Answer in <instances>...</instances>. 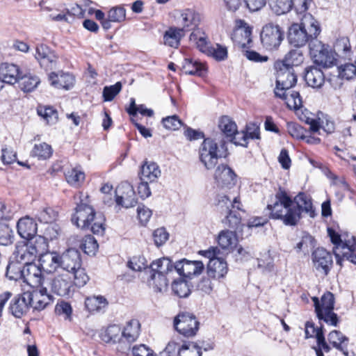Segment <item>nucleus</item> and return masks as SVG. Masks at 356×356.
I'll use <instances>...</instances> for the list:
<instances>
[{"label":"nucleus","mask_w":356,"mask_h":356,"mask_svg":"<svg viewBox=\"0 0 356 356\" xmlns=\"http://www.w3.org/2000/svg\"><path fill=\"white\" fill-rule=\"evenodd\" d=\"M17 154L11 147L3 145L1 147V159L4 164H10L15 161Z\"/></svg>","instance_id":"774afa93"},{"label":"nucleus","mask_w":356,"mask_h":356,"mask_svg":"<svg viewBox=\"0 0 356 356\" xmlns=\"http://www.w3.org/2000/svg\"><path fill=\"white\" fill-rule=\"evenodd\" d=\"M37 113L50 125L56 124L58 120V112L52 106L39 105Z\"/></svg>","instance_id":"de8ad7c7"},{"label":"nucleus","mask_w":356,"mask_h":356,"mask_svg":"<svg viewBox=\"0 0 356 356\" xmlns=\"http://www.w3.org/2000/svg\"><path fill=\"white\" fill-rule=\"evenodd\" d=\"M35 58L45 70H51L56 67L58 56L46 44H40L36 46Z\"/></svg>","instance_id":"2eb2a0df"},{"label":"nucleus","mask_w":356,"mask_h":356,"mask_svg":"<svg viewBox=\"0 0 356 356\" xmlns=\"http://www.w3.org/2000/svg\"><path fill=\"white\" fill-rule=\"evenodd\" d=\"M304 56L300 50L295 49L290 51L283 60H277L278 63H283L285 66L293 67L298 66L303 63Z\"/></svg>","instance_id":"3c124183"},{"label":"nucleus","mask_w":356,"mask_h":356,"mask_svg":"<svg viewBox=\"0 0 356 356\" xmlns=\"http://www.w3.org/2000/svg\"><path fill=\"white\" fill-rule=\"evenodd\" d=\"M70 273L74 275V284L79 287L83 286L89 280L88 275L86 274L85 269L81 266L76 268Z\"/></svg>","instance_id":"0e129e2a"},{"label":"nucleus","mask_w":356,"mask_h":356,"mask_svg":"<svg viewBox=\"0 0 356 356\" xmlns=\"http://www.w3.org/2000/svg\"><path fill=\"white\" fill-rule=\"evenodd\" d=\"M275 96L283 99L287 107L290 109L298 110L302 105V101L299 92L293 90L291 88L282 90L280 92V95Z\"/></svg>","instance_id":"72a5a7b5"},{"label":"nucleus","mask_w":356,"mask_h":356,"mask_svg":"<svg viewBox=\"0 0 356 356\" xmlns=\"http://www.w3.org/2000/svg\"><path fill=\"white\" fill-rule=\"evenodd\" d=\"M201 18L199 13L193 9H184L181 11L180 16L178 18L179 24L182 26L184 32L191 30H195L199 25Z\"/></svg>","instance_id":"4be33fe9"},{"label":"nucleus","mask_w":356,"mask_h":356,"mask_svg":"<svg viewBox=\"0 0 356 356\" xmlns=\"http://www.w3.org/2000/svg\"><path fill=\"white\" fill-rule=\"evenodd\" d=\"M162 123L165 129L173 131L179 129L182 126L181 120L176 115L163 118Z\"/></svg>","instance_id":"338daca9"},{"label":"nucleus","mask_w":356,"mask_h":356,"mask_svg":"<svg viewBox=\"0 0 356 356\" xmlns=\"http://www.w3.org/2000/svg\"><path fill=\"white\" fill-rule=\"evenodd\" d=\"M270 218L281 220L287 226H296L302 218V213L311 218L315 216L312 201L309 195L299 193L292 199L285 191L280 189L275 196L273 204H268Z\"/></svg>","instance_id":"f257e3e1"},{"label":"nucleus","mask_w":356,"mask_h":356,"mask_svg":"<svg viewBox=\"0 0 356 356\" xmlns=\"http://www.w3.org/2000/svg\"><path fill=\"white\" fill-rule=\"evenodd\" d=\"M151 280H152V284L156 291L162 292L167 289L168 280L165 275L161 274L153 273L151 275Z\"/></svg>","instance_id":"680f3d73"},{"label":"nucleus","mask_w":356,"mask_h":356,"mask_svg":"<svg viewBox=\"0 0 356 356\" xmlns=\"http://www.w3.org/2000/svg\"><path fill=\"white\" fill-rule=\"evenodd\" d=\"M58 212L51 207H44L36 214V218L41 222L51 223L56 220Z\"/></svg>","instance_id":"4d7b16f0"},{"label":"nucleus","mask_w":356,"mask_h":356,"mask_svg":"<svg viewBox=\"0 0 356 356\" xmlns=\"http://www.w3.org/2000/svg\"><path fill=\"white\" fill-rule=\"evenodd\" d=\"M108 17L113 22H122L126 18V10L123 7H113L108 13Z\"/></svg>","instance_id":"69168bd1"},{"label":"nucleus","mask_w":356,"mask_h":356,"mask_svg":"<svg viewBox=\"0 0 356 356\" xmlns=\"http://www.w3.org/2000/svg\"><path fill=\"white\" fill-rule=\"evenodd\" d=\"M305 80L309 86L318 88L324 83L325 75L319 68L310 66L305 69Z\"/></svg>","instance_id":"c85d7f7f"},{"label":"nucleus","mask_w":356,"mask_h":356,"mask_svg":"<svg viewBox=\"0 0 356 356\" xmlns=\"http://www.w3.org/2000/svg\"><path fill=\"white\" fill-rule=\"evenodd\" d=\"M218 127L222 132L227 138H230L231 141L234 143L233 138L239 134L236 123L229 118L223 116L219 121Z\"/></svg>","instance_id":"c03bdc74"},{"label":"nucleus","mask_w":356,"mask_h":356,"mask_svg":"<svg viewBox=\"0 0 356 356\" xmlns=\"http://www.w3.org/2000/svg\"><path fill=\"white\" fill-rule=\"evenodd\" d=\"M259 138V127L256 123L250 122L246 125L245 131L239 132L234 138V143L236 145L246 147L248 139Z\"/></svg>","instance_id":"393cba45"},{"label":"nucleus","mask_w":356,"mask_h":356,"mask_svg":"<svg viewBox=\"0 0 356 356\" xmlns=\"http://www.w3.org/2000/svg\"><path fill=\"white\" fill-rule=\"evenodd\" d=\"M199 253L209 259L207 265V273L209 277L220 279L227 275V264L223 259L219 257L220 250L218 247H211L208 250L200 251Z\"/></svg>","instance_id":"1a4fd4ad"},{"label":"nucleus","mask_w":356,"mask_h":356,"mask_svg":"<svg viewBox=\"0 0 356 356\" xmlns=\"http://www.w3.org/2000/svg\"><path fill=\"white\" fill-rule=\"evenodd\" d=\"M275 69L277 71V75L274 92L275 95H280L282 90H289L296 85L297 76L293 67H286L283 63L276 61Z\"/></svg>","instance_id":"9b49d317"},{"label":"nucleus","mask_w":356,"mask_h":356,"mask_svg":"<svg viewBox=\"0 0 356 356\" xmlns=\"http://www.w3.org/2000/svg\"><path fill=\"white\" fill-rule=\"evenodd\" d=\"M338 76L347 80L353 78L356 75V65L346 63L337 67Z\"/></svg>","instance_id":"bf43d9fd"},{"label":"nucleus","mask_w":356,"mask_h":356,"mask_svg":"<svg viewBox=\"0 0 356 356\" xmlns=\"http://www.w3.org/2000/svg\"><path fill=\"white\" fill-rule=\"evenodd\" d=\"M140 323L136 319L129 321L122 332V337L128 342L135 341L139 336Z\"/></svg>","instance_id":"79ce46f5"},{"label":"nucleus","mask_w":356,"mask_h":356,"mask_svg":"<svg viewBox=\"0 0 356 356\" xmlns=\"http://www.w3.org/2000/svg\"><path fill=\"white\" fill-rule=\"evenodd\" d=\"M161 175V171L158 164L151 161H145L138 173L140 180L150 183L156 182Z\"/></svg>","instance_id":"5701e85b"},{"label":"nucleus","mask_w":356,"mask_h":356,"mask_svg":"<svg viewBox=\"0 0 356 356\" xmlns=\"http://www.w3.org/2000/svg\"><path fill=\"white\" fill-rule=\"evenodd\" d=\"M343 251L341 252V262L345 260L356 264V255L353 253L356 250V243L355 236H352L351 239H345Z\"/></svg>","instance_id":"49530a36"},{"label":"nucleus","mask_w":356,"mask_h":356,"mask_svg":"<svg viewBox=\"0 0 356 356\" xmlns=\"http://www.w3.org/2000/svg\"><path fill=\"white\" fill-rule=\"evenodd\" d=\"M307 123L310 125L309 134H305V137L302 140H305L309 144H318L321 142L319 138L309 135V134H315L319 132L321 127L316 120L312 119L310 121L307 120Z\"/></svg>","instance_id":"6e6d98bb"},{"label":"nucleus","mask_w":356,"mask_h":356,"mask_svg":"<svg viewBox=\"0 0 356 356\" xmlns=\"http://www.w3.org/2000/svg\"><path fill=\"white\" fill-rule=\"evenodd\" d=\"M335 56L346 60L350 59L353 54L350 40L346 37H342L337 40L334 45Z\"/></svg>","instance_id":"c9c22d12"},{"label":"nucleus","mask_w":356,"mask_h":356,"mask_svg":"<svg viewBox=\"0 0 356 356\" xmlns=\"http://www.w3.org/2000/svg\"><path fill=\"white\" fill-rule=\"evenodd\" d=\"M315 312L319 320H323L327 324L337 326L338 323L337 314L334 312V297L331 292L325 293L319 301L316 297L312 298Z\"/></svg>","instance_id":"0eeeda50"},{"label":"nucleus","mask_w":356,"mask_h":356,"mask_svg":"<svg viewBox=\"0 0 356 356\" xmlns=\"http://www.w3.org/2000/svg\"><path fill=\"white\" fill-rule=\"evenodd\" d=\"M284 39L281 27L273 23L264 25L260 33V40L264 48L272 51L277 49Z\"/></svg>","instance_id":"9d476101"},{"label":"nucleus","mask_w":356,"mask_h":356,"mask_svg":"<svg viewBox=\"0 0 356 356\" xmlns=\"http://www.w3.org/2000/svg\"><path fill=\"white\" fill-rule=\"evenodd\" d=\"M242 204L238 197L232 199L227 195H221L218 200V208L224 216L222 222L233 229H238L241 225Z\"/></svg>","instance_id":"39448f33"},{"label":"nucleus","mask_w":356,"mask_h":356,"mask_svg":"<svg viewBox=\"0 0 356 356\" xmlns=\"http://www.w3.org/2000/svg\"><path fill=\"white\" fill-rule=\"evenodd\" d=\"M312 256L315 269L322 275H327L333 264L331 254L324 248H318Z\"/></svg>","instance_id":"a211bd4d"},{"label":"nucleus","mask_w":356,"mask_h":356,"mask_svg":"<svg viewBox=\"0 0 356 356\" xmlns=\"http://www.w3.org/2000/svg\"><path fill=\"white\" fill-rule=\"evenodd\" d=\"M80 202L75 208V212L72 216V222L77 227L82 229L90 230L94 234L102 236L105 231V218L101 213H97L87 199L88 195L83 197V194L79 193Z\"/></svg>","instance_id":"f03ea898"},{"label":"nucleus","mask_w":356,"mask_h":356,"mask_svg":"<svg viewBox=\"0 0 356 356\" xmlns=\"http://www.w3.org/2000/svg\"><path fill=\"white\" fill-rule=\"evenodd\" d=\"M108 304L107 300L102 296L88 297L85 300V306L90 312H103Z\"/></svg>","instance_id":"a19ab883"},{"label":"nucleus","mask_w":356,"mask_h":356,"mask_svg":"<svg viewBox=\"0 0 356 356\" xmlns=\"http://www.w3.org/2000/svg\"><path fill=\"white\" fill-rule=\"evenodd\" d=\"M51 154L52 148L51 145L46 143L35 144L31 151V155L33 156L38 157L39 159H49Z\"/></svg>","instance_id":"864d4df0"},{"label":"nucleus","mask_w":356,"mask_h":356,"mask_svg":"<svg viewBox=\"0 0 356 356\" xmlns=\"http://www.w3.org/2000/svg\"><path fill=\"white\" fill-rule=\"evenodd\" d=\"M183 71L186 74L197 75L202 76L205 74L204 66L192 58H185L182 65Z\"/></svg>","instance_id":"37998d69"},{"label":"nucleus","mask_w":356,"mask_h":356,"mask_svg":"<svg viewBox=\"0 0 356 356\" xmlns=\"http://www.w3.org/2000/svg\"><path fill=\"white\" fill-rule=\"evenodd\" d=\"M202 348L207 350L208 348L204 347L200 343L189 342L187 344H183L181 349L179 350V356H202Z\"/></svg>","instance_id":"8fccbe9b"},{"label":"nucleus","mask_w":356,"mask_h":356,"mask_svg":"<svg viewBox=\"0 0 356 356\" xmlns=\"http://www.w3.org/2000/svg\"><path fill=\"white\" fill-rule=\"evenodd\" d=\"M321 32L318 22L312 15H305L300 24H293L289 29V42L296 47L305 46L316 38Z\"/></svg>","instance_id":"7ed1b4c3"},{"label":"nucleus","mask_w":356,"mask_h":356,"mask_svg":"<svg viewBox=\"0 0 356 356\" xmlns=\"http://www.w3.org/2000/svg\"><path fill=\"white\" fill-rule=\"evenodd\" d=\"M271 10L277 15L289 13L293 8L291 0H268Z\"/></svg>","instance_id":"09e8293b"},{"label":"nucleus","mask_w":356,"mask_h":356,"mask_svg":"<svg viewBox=\"0 0 356 356\" xmlns=\"http://www.w3.org/2000/svg\"><path fill=\"white\" fill-rule=\"evenodd\" d=\"M60 255L54 252H47L41 255L39 259L42 268L49 273L55 272L58 268L60 267Z\"/></svg>","instance_id":"a878e982"},{"label":"nucleus","mask_w":356,"mask_h":356,"mask_svg":"<svg viewBox=\"0 0 356 356\" xmlns=\"http://www.w3.org/2000/svg\"><path fill=\"white\" fill-rule=\"evenodd\" d=\"M116 203L125 208L134 207L137 203L135 191L129 182L121 183L116 188Z\"/></svg>","instance_id":"dca6fc26"},{"label":"nucleus","mask_w":356,"mask_h":356,"mask_svg":"<svg viewBox=\"0 0 356 356\" xmlns=\"http://www.w3.org/2000/svg\"><path fill=\"white\" fill-rule=\"evenodd\" d=\"M204 268V266L200 261H189L182 259L175 265V270L181 276L191 279L193 276L200 275Z\"/></svg>","instance_id":"f3484780"},{"label":"nucleus","mask_w":356,"mask_h":356,"mask_svg":"<svg viewBox=\"0 0 356 356\" xmlns=\"http://www.w3.org/2000/svg\"><path fill=\"white\" fill-rule=\"evenodd\" d=\"M122 89V83L117 82L115 84L105 86L103 90V97L104 101L111 102L120 92Z\"/></svg>","instance_id":"e2e57ef3"},{"label":"nucleus","mask_w":356,"mask_h":356,"mask_svg":"<svg viewBox=\"0 0 356 356\" xmlns=\"http://www.w3.org/2000/svg\"><path fill=\"white\" fill-rule=\"evenodd\" d=\"M185 33L183 29L175 26L169 27L163 34V44L165 46L178 49L180 45L181 38L184 36Z\"/></svg>","instance_id":"cd10ccee"},{"label":"nucleus","mask_w":356,"mask_h":356,"mask_svg":"<svg viewBox=\"0 0 356 356\" xmlns=\"http://www.w3.org/2000/svg\"><path fill=\"white\" fill-rule=\"evenodd\" d=\"M64 174L67 182L74 187H79L85 180V173L80 167L65 170Z\"/></svg>","instance_id":"ea45409f"},{"label":"nucleus","mask_w":356,"mask_h":356,"mask_svg":"<svg viewBox=\"0 0 356 356\" xmlns=\"http://www.w3.org/2000/svg\"><path fill=\"white\" fill-rule=\"evenodd\" d=\"M175 330L186 337L195 335L199 329V322L193 314L188 313L179 314L174 320Z\"/></svg>","instance_id":"ddd939ff"},{"label":"nucleus","mask_w":356,"mask_h":356,"mask_svg":"<svg viewBox=\"0 0 356 356\" xmlns=\"http://www.w3.org/2000/svg\"><path fill=\"white\" fill-rule=\"evenodd\" d=\"M172 289L174 293L180 298H186L191 293L189 285L186 281L182 279L174 281Z\"/></svg>","instance_id":"5fc2aeb1"},{"label":"nucleus","mask_w":356,"mask_h":356,"mask_svg":"<svg viewBox=\"0 0 356 356\" xmlns=\"http://www.w3.org/2000/svg\"><path fill=\"white\" fill-rule=\"evenodd\" d=\"M32 291L24 292L30 307L35 310H42L53 302L52 296L48 292L46 285L40 286Z\"/></svg>","instance_id":"4468645a"},{"label":"nucleus","mask_w":356,"mask_h":356,"mask_svg":"<svg viewBox=\"0 0 356 356\" xmlns=\"http://www.w3.org/2000/svg\"><path fill=\"white\" fill-rule=\"evenodd\" d=\"M81 247L86 254L93 255L98 249V243L92 236L87 235L83 238Z\"/></svg>","instance_id":"13d9d810"},{"label":"nucleus","mask_w":356,"mask_h":356,"mask_svg":"<svg viewBox=\"0 0 356 356\" xmlns=\"http://www.w3.org/2000/svg\"><path fill=\"white\" fill-rule=\"evenodd\" d=\"M227 154L226 142L220 136L205 138L199 148L200 161L207 170L214 168L218 159Z\"/></svg>","instance_id":"20e7f679"},{"label":"nucleus","mask_w":356,"mask_h":356,"mask_svg":"<svg viewBox=\"0 0 356 356\" xmlns=\"http://www.w3.org/2000/svg\"><path fill=\"white\" fill-rule=\"evenodd\" d=\"M27 245L35 257L47 253L48 251V243L46 238L41 236H35L28 239Z\"/></svg>","instance_id":"4c0bfd02"},{"label":"nucleus","mask_w":356,"mask_h":356,"mask_svg":"<svg viewBox=\"0 0 356 356\" xmlns=\"http://www.w3.org/2000/svg\"><path fill=\"white\" fill-rule=\"evenodd\" d=\"M17 227L20 236L27 240L35 236L37 233V224L28 216L19 219Z\"/></svg>","instance_id":"bb28decb"},{"label":"nucleus","mask_w":356,"mask_h":356,"mask_svg":"<svg viewBox=\"0 0 356 356\" xmlns=\"http://www.w3.org/2000/svg\"><path fill=\"white\" fill-rule=\"evenodd\" d=\"M190 41L196 44L201 51H205L207 49V38L206 34L200 29L194 30L190 35Z\"/></svg>","instance_id":"603ef678"},{"label":"nucleus","mask_w":356,"mask_h":356,"mask_svg":"<svg viewBox=\"0 0 356 356\" xmlns=\"http://www.w3.org/2000/svg\"><path fill=\"white\" fill-rule=\"evenodd\" d=\"M18 83L24 92H31L38 87L40 80L38 76L23 71Z\"/></svg>","instance_id":"58836bf2"},{"label":"nucleus","mask_w":356,"mask_h":356,"mask_svg":"<svg viewBox=\"0 0 356 356\" xmlns=\"http://www.w3.org/2000/svg\"><path fill=\"white\" fill-rule=\"evenodd\" d=\"M150 267L154 273L165 275L175 270V265L172 264L170 259L163 257L154 261Z\"/></svg>","instance_id":"a18cd8bd"},{"label":"nucleus","mask_w":356,"mask_h":356,"mask_svg":"<svg viewBox=\"0 0 356 356\" xmlns=\"http://www.w3.org/2000/svg\"><path fill=\"white\" fill-rule=\"evenodd\" d=\"M235 176L234 171L225 164L218 165L214 172V179L222 186L233 184Z\"/></svg>","instance_id":"c756f323"},{"label":"nucleus","mask_w":356,"mask_h":356,"mask_svg":"<svg viewBox=\"0 0 356 356\" xmlns=\"http://www.w3.org/2000/svg\"><path fill=\"white\" fill-rule=\"evenodd\" d=\"M252 28L244 21L238 22V27L234 30L232 36L234 42L245 49L252 42Z\"/></svg>","instance_id":"6ab92c4d"},{"label":"nucleus","mask_w":356,"mask_h":356,"mask_svg":"<svg viewBox=\"0 0 356 356\" xmlns=\"http://www.w3.org/2000/svg\"><path fill=\"white\" fill-rule=\"evenodd\" d=\"M328 341L333 347L342 352L345 356H353V353L350 355L347 350V344L348 338L344 336L338 330H333L328 334Z\"/></svg>","instance_id":"473e14b6"},{"label":"nucleus","mask_w":356,"mask_h":356,"mask_svg":"<svg viewBox=\"0 0 356 356\" xmlns=\"http://www.w3.org/2000/svg\"><path fill=\"white\" fill-rule=\"evenodd\" d=\"M60 257V267L69 273L81 266V254L76 249L69 248Z\"/></svg>","instance_id":"aec40b11"},{"label":"nucleus","mask_w":356,"mask_h":356,"mask_svg":"<svg viewBox=\"0 0 356 356\" xmlns=\"http://www.w3.org/2000/svg\"><path fill=\"white\" fill-rule=\"evenodd\" d=\"M13 255L15 262L23 264L24 266L33 264L36 258L26 243L17 245Z\"/></svg>","instance_id":"7c9ffc66"},{"label":"nucleus","mask_w":356,"mask_h":356,"mask_svg":"<svg viewBox=\"0 0 356 356\" xmlns=\"http://www.w3.org/2000/svg\"><path fill=\"white\" fill-rule=\"evenodd\" d=\"M15 268L14 264H9L6 268V275L10 280H16L22 276L24 282L32 288L46 285L47 279H44L41 268L35 264L24 266L22 269L17 268L14 275H10L11 270Z\"/></svg>","instance_id":"423d86ee"},{"label":"nucleus","mask_w":356,"mask_h":356,"mask_svg":"<svg viewBox=\"0 0 356 356\" xmlns=\"http://www.w3.org/2000/svg\"><path fill=\"white\" fill-rule=\"evenodd\" d=\"M46 285L52 293L63 297L71 294L72 282L67 273L52 275L47 278Z\"/></svg>","instance_id":"f8f14e48"},{"label":"nucleus","mask_w":356,"mask_h":356,"mask_svg":"<svg viewBox=\"0 0 356 356\" xmlns=\"http://www.w3.org/2000/svg\"><path fill=\"white\" fill-rule=\"evenodd\" d=\"M217 241L222 249L230 251L236 246L238 238L234 232L222 230L218 234Z\"/></svg>","instance_id":"f704fd0d"},{"label":"nucleus","mask_w":356,"mask_h":356,"mask_svg":"<svg viewBox=\"0 0 356 356\" xmlns=\"http://www.w3.org/2000/svg\"><path fill=\"white\" fill-rule=\"evenodd\" d=\"M29 307H31L30 305L24 292L22 294L15 296L12 300L10 305V311L16 318H21L28 312Z\"/></svg>","instance_id":"2f4dec72"},{"label":"nucleus","mask_w":356,"mask_h":356,"mask_svg":"<svg viewBox=\"0 0 356 356\" xmlns=\"http://www.w3.org/2000/svg\"><path fill=\"white\" fill-rule=\"evenodd\" d=\"M327 233L329 236L330 237L332 243L335 245L333 252L336 257L337 264L339 266L341 265V252L343 250L342 249V246L344 244L345 239H350L348 238V235L346 234L343 235L341 238V236L337 233L332 228H327Z\"/></svg>","instance_id":"e433bc0d"},{"label":"nucleus","mask_w":356,"mask_h":356,"mask_svg":"<svg viewBox=\"0 0 356 356\" xmlns=\"http://www.w3.org/2000/svg\"><path fill=\"white\" fill-rule=\"evenodd\" d=\"M51 85L56 88L69 90L74 84V77L70 73L59 72L58 73L51 72L49 76Z\"/></svg>","instance_id":"b1692460"},{"label":"nucleus","mask_w":356,"mask_h":356,"mask_svg":"<svg viewBox=\"0 0 356 356\" xmlns=\"http://www.w3.org/2000/svg\"><path fill=\"white\" fill-rule=\"evenodd\" d=\"M22 72L23 70L15 64L1 63L0 65V80L2 83L13 85L19 82Z\"/></svg>","instance_id":"412c9836"},{"label":"nucleus","mask_w":356,"mask_h":356,"mask_svg":"<svg viewBox=\"0 0 356 356\" xmlns=\"http://www.w3.org/2000/svg\"><path fill=\"white\" fill-rule=\"evenodd\" d=\"M288 133L296 139H302L305 137V134L309 131L305 130L301 125L295 122H288L286 125Z\"/></svg>","instance_id":"052dcab7"},{"label":"nucleus","mask_w":356,"mask_h":356,"mask_svg":"<svg viewBox=\"0 0 356 356\" xmlns=\"http://www.w3.org/2000/svg\"><path fill=\"white\" fill-rule=\"evenodd\" d=\"M309 46L310 55L315 64L323 68H330L337 65V59L328 45L314 40L309 43Z\"/></svg>","instance_id":"6e6552de"}]
</instances>
